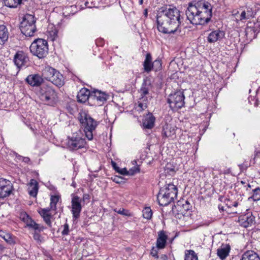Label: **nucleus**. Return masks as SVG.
Listing matches in <instances>:
<instances>
[{
  "mask_svg": "<svg viewBox=\"0 0 260 260\" xmlns=\"http://www.w3.org/2000/svg\"><path fill=\"white\" fill-rule=\"evenodd\" d=\"M59 201V198L57 196H51L50 199V207L48 208L51 210L55 211L56 210V204Z\"/></svg>",
  "mask_w": 260,
  "mask_h": 260,
  "instance_id": "nucleus-36",
  "label": "nucleus"
},
{
  "mask_svg": "<svg viewBox=\"0 0 260 260\" xmlns=\"http://www.w3.org/2000/svg\"><path fill=\"white\" fill-rule=\"evenodd\" d=\"M57 70L50 66H46L42 71V76L47 80L50 81Z\"/></svg>",
  "mask_w": 260,
  "mask_h": 260,
  "instance_id": "nucleus-25",
  "label": "nucleus"
},
{
  "mask_svg": "<svg viewBox=\"0 0 260 260\" xmlns=\"http://www.w3.org/2000/svg\"><path fill=\"white\" fill-rule=\"evenodd\" d=\"M122 178L118 176H115L113 180L117 183H120L121 182Z\"/></svg>",
  "mask_w": 260,
  "mask_h": 260,
  "instance_id": "nucleus-52",
  "label": "nucleus"
},
{
  "mask_svg": "<svg viewBox=\"0 0 260 260\" xmlns=\"http://www.w3.org/2000/svg\"><path fill=\"white\" fill-rule=\"evenodd\" d=\"M28 228L29 229L34 230L35 231H38L39 232L43 231L44 229V227L43 225L37 223L35 221L30 225Z\"/></svg>",
  "mask_w": 260,
  "mask_h": 260,
  "instance_id": "nucleus-40",
  "label": "nucleus"
},
{
  "mask_svg": "<svg viewBox=\"0 0 260 260\" xmlns=\"http://www.w3.org/2000/svg\"><path fill=\"white\" fill-rule=\"evenodd\" d=\"M241 260H260V258L256 253L248 251L242 255Z\"/></svg>",
  "mask_w": 260,
  "mask_h": 260,
  "instance_id": "nucleus-30",
  "label": "nucleus"
},
{
  "mask_svg": "<svg viewBox=\"0 0 260 260\" xmlns=\"http://www.w3.org/2000/svg\"><path fill=\"white\" fill-rule=\"evenodd\" d=\"M180 11L176 7H166L157 15V29L164 34L176 32L181 22Z\"/></svg>",
  "mask_w": 260,
  "mask_h": 260,
  "instance_id": "nucleus-1",
  "label": "nucleus"
},
{
  "mask_svg": "<svg viewBox=\"0 0 260 260\" xmlns=\"http://www.w3.org/2000/svg\"><path fill=\"white\" fill-rule=\"evenodd\" d=\"M88 4V2L85 3V6L87 7V4Z\"/></svg>",
  "mask_w": 260,
  "mask_h": 260,
  "instance_id": "nucleus-61",
  "label": "nucleus"
},
{
  "mask_svg": "<svg viewBox=\"0 0 260 260\" xmlns=\"http://www.w3.org/2000/svg\"><path fill=\"white\" fill-rule=\"evenodd\" d=\"M155 118L151 113L148 114L144 120L143 125L145 128L151 129L154 126Z\"/></svg>",
  "mask_w": 260,
  "mask_h": 260,
  "instance_id": "nucleus-27",
  "label": "nucleus"
},
{
  "mask_svg": "<svg viewBox=\"0 0 260 260\" xmlns=\"http://www.w3.org/2000/svg\"><path fill=\"white\" fill-rule=\"evenodd\" d=\"M174 207L177 211L182 214H185L190 209L191 206L187 201L183 199L178 201Z\"/></svg>",
  "mask_w": 260,
  "mask_h": 260,
  "instance_id": "nucleus-20",
  "label": "nucleus"
},
{
  "mask_svg": "<svg viewBox=\"0 0 260 260\" xmlns=\"http://www.w3.org/2000/svg\"><path fill=\"white\" fill-rule=\"evenodd\" d=\"M185 96L183 91L179 90L170 94L167 101L170 107L173 110L181 108L185 104Z\"/></svg>",
  "mask_w": 260,
  "mask_h": 260,
  "instance_id": "nucleus-10",
  "label": "nucleus"
},
{
  "mask_svg": "<svg viewBox=\"0 0 260 260\" xmlns=\"http://www.w3.org/2000/svg\"><path fill=\"white\" fill-rule=\"evenodd\" d=\"M253 194L249 198V200L252 199L254 201L260 200V188L257 187L253 190Z\"/></svg>",
  "mask_w": 260,
  "mask_h": 260,
  "instance_id": "nucleus-37",
  "label": "nucleus"
},
{
  "mask_svg": "<svg viewBox=\"0 0 260 260\" xmlns=\"http://www.w3.org/2000/svg\"><path fill=\"white\" fill-rule=\"evenodd\" d=\"M178 189L173 184H168L160 189L157 195V201L160 206H165L171 203L177 197Z\"/></svg>",
  "mask_w": 260,
  "mask_h": 260,
  "instance_id": "nucleus-2",
  "label": "nucleus"
},
{
  "mask_svg": "<svg viewBox=\"0 0 260 260\" xmlns=\"http://www.w3.org/2000/svg\"><path fill=\"white\" fill-rule=\"evenodd\" d=\"M28 228L29 229L34 230L35 231H38L39 232L43 231L44 229V227L43 225L37 223L35 221L30 225Z\"/></svg>",
  "mask_w": 260,
  "mask_h": 260,
  "instance_id": "nucleus-39",
  "label": "nucleus"
},
{
  "mask_svg": "<svg viewBox=\"0 0 260 260\" xmlns=\"http://www.w3.org/2000/svg\"><path fill=\"white\" fill-rule=\"evenodd\" d=\"M140 171V168L138 166H134L132 168L130 169L128 171L129 175H133L136 173Z\"/></svg>",
  "mask_w": 260,
  "mask_h": 260,
  "instance_id": "nucleus-43",
  "label": "nucleus"
},
{
  "mask_svg": "<svg viewBox=\"0 0 260 260\" xmlns=\"http://www.w3.org/2000/svg\"><path fill=\"white\" fill-rule=\"evenodd\" d=\"M91 91L85 88H82L78 93L77 98L78 101L81 103H85L88 101L89 104Z\"/></svg>",
  "mask_w": 260,
  "mask_h": 260,
  "instance_id": "nucleus-21",
  "label": "nucleus"
},
{
  "mask_svg": "<svg viewBox=\"0 0 260 260\" xmlns=\"http://www.w3.org/2000/svg\"><path fill=\"white\" fill-rule=\"evenodd\" d=\"M256 9L253 4L246 5L240 8L239 11L234 10L232 12L233 16H235L236 21L245 22L254 18L256 13Z\"/></svg>",
  "mask_w": 260,
  "mask_h": 260,
  "instance_id": "nucleus-4",
  "label": "nucleus"
},
{
  "mask_svg": "<svg viewBox=\"0 0 260 260\" xmlns=\"http://www.w3.org/2000/svg\"><path fill=\"white\" fill-rule=\"evenodd\" d=\"M79 119L82 128H84L86 137L89 140H92L93 132L98 124V122L84 112L80 113Z\"/></svg>",
  "mask_w": 260,
  "mask_h": 260,
  "instance_id": "nucleus-3",
  "label": "nucleus"
},
{
  "mask_svg": "<svg viewBox=\"0 0 260 260\" xmlns=\"http://www.w3.org/2000/svg\"><path fill=\"white\" fill-rule=\"evenodd\" d=\"M185 260H198V256L192 250H186L185 251Z\"/></svg>",
  "mask_w": 260,
  "mask_h": 260,
  "instance_id": "nucleus-34",
  "label": "nucleus"
},
{
  "mask_svg": "<svg viewBox=\"0 0 260 260\" xmlns=\"http://www.w3.org/2000/svg\"><path fill=\"white\" fill-rule=\"evenodd\" d=\"M239 205V202L238 201H235L229 205V207L231 208L232 207H237Z\"/></svg>",
  "mask_w": 260,
  "mask_h": 260,
  "instance_id": "nucleus-54",
  "label": "nucleus"
},
{
  "mask_svg": "<svg viewBox=\"0 0 260 260\" xmlns=\"http://www.w3.org/2000/svg\"><path fill=\"white\" fill-rule=\"evenodd\" d=\"M38 183L35 179H31L29 183L28 193L30 196L36 197L38 191Z\"/></svg>",
  "mask_w": 260,
  "mask_h": 260,
  "instance_id": "nucleus-28",
  "label": "nucleus"
},
{
  "mask_svg": "<svg viewBox=\"0 0 260 260\" xmlns=\"http://www.w3.org/2000/svg\"><path fill=\"white\" fill-rule=\"evenodd\" d=\"M14 62L17 68L21 69L28 66L29 58L23 51H18L14 57Z\"/></svg>",
  "mask_w": 260,
  "mask_h": 260,
  "instance_id": "nucleus-14",
  "label": "nucleus"
},
{
  "mask_svg": "<svg viewBox=\"0 0 260 260\" xmlns=\"http://www.w3.org/2000/svg\"><path fill=\"white\" fill-rule=\"evenodd\" d=\"M29 217L30 216L25 212H22L20 214V218L24 222H25Z\"/></svg>",
  "mask_w": 260,
  "mask_h": 260,
  "instance_id": "nucleus-44",
  "label": "nucleus"
},
{
  "mask_svg": "<svg viewBox=\"0 0 260 260\" xmlns=\"http://www.w3.org/2000/svg\"><path fill=\"white\" fill-rule=\"evenodd\" d=\"M151 82L148 79H144L141 87L139 91L140 94L139 101L138 102V108L140 110H144L147 107L149 91L151 88Z\"/></svg>",
  "mask_w": 260,
  "mask_h": 260,
  "instance_id": "nucleus-8",
  "label": "nucleus"
},
{
  "mask_svg": "<svg viewBox=\"0 0 260 260\" xmlns=\"http://www.w3.org/2000/svg\"><path fill=\"white\" fill-rule=\"evenodd\" d=\"M112 165L114 168V169L117 172H118L119 171V170H120V168L118 167L116 162H114V161H112Z\"/></svg>",
  "mask_w": 260,
  "mask_h": 260,
  "instance_id": "nucleus-51",
  "label": "nucleus"
},
{
  "mask_svg": "<svg viewBox=\"0 0 260 260\" xmlns=\"http://www.w3.org/2000/svg\"><path fill=\"white\" fill-rule=\"evenodd\" d=\"M6 233H4V232H0V236L3 238V236Z\"/></svg>",
  "mask_w": 260,
  "mask_h": 260,
  "instance_id": "nucleus-58",
  "label": "nucleus"
},
{
  "mask_svg": "<svg viewBox=\"0 0 260 260\" xmlns=\"http://www.w3.org/2000/svg\"><path fill=\"white\" fill-rule=\"evenodd\" d=\"M81 201L82 200L77 196H74L72 198L71 212L74 219H78L80 217L82 210Z\"/></svg>",
  "mask_w": 260,
  "mask_h": 260,
  "instance_id": "nucleus-15",
  "label": "nucleus"
},
{
  "mask_svg": "<svg viewBox=\"0 0 260 260\" xmlns=\"http://www.w3.org/2000/svg\"><path fill=\"white\" fill-rule=\"evenodd\" d=\"M161 68V62L159 59H156L152 62V70H153L155 71L160 70Z\"/></svg>",
  "mask_w": 260,
  "mask_h": 260,
  "instance_id": "nucleus-41",
  "label": "nucleus"
},
{
  "mask_svg": "<svg viewBox=\"0 0 260 260\" xmlns=\"http://www.w3.org/2000/svg\"><path fill=\"white\" fill-rule=\"evenodd\" d=\"M108 94L99 90L94 89L91 92L89 104L91 106H101L107 100Z\"/></svg>",
  "mask_w": 260,
  "mask_h": 260,
  "instance_id": "nucleus-12",
  "label": "nucleus"
},
{
  "mask_svg": "<svg viewBox=\"0 0 260 260\" xmlns=\"http://www.w3.org/2000/svg\"><path fill=\"white\" fill-rule=\"evenodd\" d=\"M25 81L31 86L38 87L43 83V79L39 74H34L28 75L26 78Z\"/></svg>",
  "mask_w": 260,
  "mask_h": 260,
  "instance_id": "nucleus-19",
  "label": "nucleus"
},
{
  "mask_svg": "<svg viewBox=\"0 0 260 260\" xmlns=\"http://www.w3.org/2000/svg\"><path fill=\"white\" fill-rule=\"evenodd\" d=\"M175 134V129L172 127L167 125L164 127L162 132L163 138H169L173 137Z\"/></svg>",
  "mask_w": 260,
  "mask_h": 260,
  "instance_id": "nucleus-32",
  "label": "nucleus"
},
{
  "mask_svg": "<svg viewBox=\"0 0 260 260\" xmlns=\"http://www.w3.org/2000/svg\"><path fill=\"white\" fill-rule=\"evenodd\" d=\"M6 6L10 8H16L21 3L22 0H3Z\"/></svg>",
  "mask_w": 260,
  "mask_h": 260,
  "instance_id": "nucleus-35",
  "label": "nucleus"
},
{
  "mask_svg": "<svg viewBox=\"0 0 260 260\" xmlns=\"http://www.w3.org/2000/svg\"><path fill=\"white\" fill-rule=\"evenodd\" d=\"M57 34L58 31L57 29L54 26H52L49 28L47 31L48 39L51 41H54L57 38Z\"/></svg>",
  "mask_w": 260,
  "mask_h": 260,
  "instance_id": "nucleus-33",
  "label": "nucleus"
},
{
  "mask_svg": "<svg viewBox=\"0 0 260 260\" xmlns=\"http://www.w3.org/2000/svg\"><path fill=\"white\" fill-rule=\"evenodd\" d=\"M259 153H260V152H258V151H255L254 158H255L256 156H258V154H259Z\"/></svg>",
  "mask_w": 260,
  "mask_h": 260,
  "instance_id": "nucleus-57",
  "label": "nucleus"
},
{
  "mask_svg": "<svg viewBox=\"0 0 260 260\" xmlns=\"http://www.w3.org/2000/svg\"><path fill=\"white\" fill-rule=\"evenodd\" d=\"M118 173L121 175H129L128 171H127L125 168L120 169Z\"/></svg>",
  "mask_w": 260,
  "mask_h": 260,
  "instance_id": "nucleus-48",
  "label": "nucleus"
},
{
  "mask_svg": "<svg viewBox=\"0 0 260 260\" xmlns=\"http://www.w3.org/2000/svg\"><path fill=\"white\" fill-rule=\"evenodd\" d=\"M90 199V196L88 194H84L82 198L83 201L89 200Z\"/></svg>",
  "mask_w": 260,
  "mask_h": 260,
  "instance_id": "nucleus-53",
  "label": "nucleus"
},
{
  "mask_svg": "<svg viewBox=\"0 0 260 260\" xmlns=\"http://www.w3.org/2000/svg\"><path fill=\"white\" fill-rule=\"evenodd\" d=\"M150 253L153 257L156 258L158 257L157 255V251L154 247L152 249Z\"/></svg>",
  "mask_w": 260,
  "mask_h": 260,
  "instance_id": "nucleus-49",
  "label": "nucleus"
},
{
  "mask_svg": "<svg viewBox=\"0 0 260 260\" xmlns=\"http://www.w3.org/2000/svg\"><path fill=\"white\" fill-rule=\"evenodd\" d=\"M230 250L231 247L229 244H222L217 249V255L220 259H224L229 255Z\"/></svg>",
  "mask_w": 260,
  "mask_h": 260,
  "instance_id": "nucleus-24",
  "label": "nucleus"
},
{
  "mask_svg": "<svg viewBox=\"0 0 260 260\" xmlns=\"http://www.w3.org/2000/svg\"><path fill=\"white\" fill-rule=\"evenodd\" d=\"M152 215V211L150 207H146L143 210V216L144 218L149 219L151 218Z\"/></svg>",
  "mask_w": 260,
  "mask_h": 260,
  "instance_id": "nucleus-38",
  "label": "nucleus"
},
{
  "mask_svg": "<svg viewBox=\"0 0 260 260\" xmlns=\"http://www.w3.org/2000/svg\"><path fill=\"white\" fill-rule=\"evenodd\" d=\"M225 36L224 31L217 29L211 31L208 36L207 41L210 43H214L222 40Z\"/></svg>",
  "mask_w": 260,
  "mask_h": 260,
  "instance_id": "nucleus-18",
  "label": "nucleus"
},
{
  "mask_svg": "<svg viewBox=\"0 0 260 260\" xmlns=\"http://www.w3.org/2000/svg\"><path fill=\"white\" fill-rule=\"evenodd\" d=\"M167 257L166 255H162L160 260H166Z\"/></svg>",
  "mask_w": 260,
  "mask_h": 260,
  "instance_id": "nucleus-56",
  "label": "nucleus"
},
{
  "mask_svg": "<svg viewBox=\"0 0 260 260\" xmlns=\"http://www.w3.org/2000/svg\"><path fill=\"white\" fill-rule=\"evenodd\" d=\"M85 140L80 137H68L66 142L67 148L71 151L77 150L85 147Z\"/></svg>",
  "mask_w": 260,
  "mask_h": 260,
  "instance_id": "nucleus-13",
  "label": "nucleus"
},
{
  "mask_svg": "<svg viewBox=\"0 0 260 260\" xmlns=\"http://www.w3.org/2000/svg\"><path fill=\"white\" fill-rule=\"evenodd\" d=\"M145 15V16H147V10H145V13H144Z\"/></svg>",
  "mask_w": 260,
  "mask_h": 260,
  "instance_id": "nucleus-60",
  "label": "nucleus"
},
{
  "mask_svg": "<svg viewBox=\"0 0 260 260\" xmlns=\"http://www.w3.org/2000/svg\"><path fill=\"white\" fill-rule=\"evenodd\" d=\"M38 94L41 100L46 104L53 106L58 100L57 93L51 87L43 85L40 88Z\"/></svg>",
  "mask_w": 260,
  "mask_h": 260,
  "instance_id": "nucleus-5",
  "label": "nucleus"
},
{
  "mask_svg": "<svg viewBox=\"0 0 260 260\" xmlns=\"http://www.w3.org/2000/svg\"><path fill=\"white\" fill-rule=\"evenodd\" d=\"M34 220L30 217L28 220H26L25 223L27 227H29L30 225L34 222Z\"/></svg>",
  "mask_w": 260,
  "mask_h": 260,
  "instance_id": "nucleus-50",
  "label": "nucleus"
},
{
  "mask_svg": "<svg viewBox=\"0 0 260 260\" xmlns=\"http://www.w3.org/2000/svg\"><path fill=\"white\" fill-rule=\"evenodd\" d=\"M3 238L7 242L11 243L13 242V239L12 238V236L10 234H5L4 236H3Z\"/></svg>",
  "mask_w": 260,
  "mask_h": 260,
  "instance_id": "nucleus-45",
  "label": "nucleus"
},
{
  "mask_svg": "<svg viewBox=\"0 0 260 260\" xmlns=\"http://www.w3.org/2000/svg\"><path fill=\"white\" fill-rule=\"evenodd\" d=\"M168 236L164 231L158 233V237L156 240V247L158 249H163L165 247Z\"/></svg>",
  "mask_w": 260,
  "mask_h": 260,
  "instance_id": "nucleus-23",
  "label": "nucleus"
},
{
  "mask_svg": "<svg viewBox=\"0 0 260 260\" xmlns=\"http://www.w3.org/2000/svg\"><path fill=\"white\" fill-rule=\"evenodd\" d=\"M29 49L34 55L37 56L39 58H43L48 54L47 42L42 39H37L31 43Z\"/></svg>",
  "mask_w": 260,
  "mask_h": 260,
  "instance_id": "nucleus-7",
  "label": "nucleus"
},
{
  "mask_svg": "<svg viewBox=\"0 0 260 260\" xmlns=\"http://www.w3.org/2000/svg\"><path fill=\"white\" fill-rule=\"evenodd\" d=\"M69 233V225L68 223L63 225V230L61 232L62 235H68Z\"/></svg>",
  "mask_w": 260,
  "mask_h": 260,
  "instance_id": "nucleus-46",
  "label": "nucleus"
},
{
  "mask_svg": "<svg viewBox=\"0 0 260 260\" xmlns=\"http://www.w3.org/2000/svg\"><path fill=\"white\" fill-rule=\"evenodd\" d=\"M36 20L34 16L26 14L20 23V29L26 37H32L36 31Z\"/></svg>",
  "mask_w": 260,
  "mask_h": 260,
  "instance_id": "nucleus-6",
  "label": "nucleus"
},
{
  "mask_svg": "<svg viewBox=\"0 0 260 260\" xmlns=\"http://www.w3.org/2000/svg\"><path fill=\"white\" fill-rule=\"evenodd\" d=\"M50 209L42 208L38 211L39 214L43 218L44 221L49 226L51 227L52 222L51 220L52 215L50 213Z\"/></svg>",
  "mask_w": 260,
  "mask_h": 260,
  "instance_id": "nucleus-22",
  "label": "nucleus"
},
{
  "mask_svg": "<svg viewBox=\"0 0 260 260\" xmlns=\"http://www.w3.org/2000/svg\"><path fill=\"white\" fill-rule=\"evenodd\" d=\"M152 57L150 53H147L143 63L144 69L145 72L149 73L152 70Z\"/></svg>",
  "mask_w": 260,
  "mask_h": 260,
  "instance_id": "nucleus-31",
  "label": "nucleus"
},
{
  "mask_svg": "<svg viewBox=\"0 0 260 260\" xmlns=\"http://www.w3.org/2000/svg\"><path fill=\"white\" fill-rule=\"evenodd\" d=\"M238 222L243 228L251 226L255 223V217L251 213L242 215L239 217Z\"/></svg>",
  "mask_w": 260,
  "mask_h": 260,
  "instance_id": "nucleus-17",
  "label": "nucleus"
},
{
  "mask_svg": "<svg viewBox=\"0 0 260 260\" xmlns=\"http://www.w3.org/2000/svg\"><path fill=\"white\" fill-rule=\"evenodd\" d=\"M139 3L140 4V5H142L143 3V0H139Z\"/></svg>",
  "mask_w": 260,
  "mask_h": 260,
  "instance_id": "nucleus-59",
  "label": "nucleus"
},
{
  "mask_svg": "<svg viewBox=\"0 0 260 260\" xmlns=\"http://www.w3.org/2000/svg\"><path fill=\"white\" fill-rule=\"evenodd\" d=\"M115 211L119 214L124 215H127V211L125 210L123 208H120V209H118V210H115Z\"/></svg>",
  "mask_w": 260,
  "mask_h": 260,
  "instance_id": "nucleus-47",
  "label": "nucleus"
},
{
  "mask_svg": "<svg viewBox=\"0 0 260 260\" xmlns=\"http://www.w3.org/2000/svg\"><path fill=\"white\" fill-rule=\"evenodd\" d=\"M13 186L11 182L7 179H0V198L8 197L11 193Z\"/></svg>",
  "mask_w": 260,
  "mask_h": 260,
  "instance_id": "nucleus-16",
  "label": "nucleus"
},
{
  "mask_svg": "<svg viewBox=\"0 0 260 260\" xmlns=\"http://www.w3.org/2000/svg\"><path fill=\"white\" fill-rule=\"evenodd\" d=\"M202 17L204 25L207 24L212 16V6L208 2H198L195 4Z\"/></svg>",
  "mask_w": 260,
  "mask_h": 260,
  "instance_id": "nucleus-9",
  "label": "nucleus"
},
{
  "mask_svg": "<svg viewBox=\"0 0 260 260\" xmlns=\"http://www.w3.org/2000/svg\"><path fill=\"white\" fill-rule=\"evenodd\" d=\"M8 37L9 32L7 27L3 24H0V44H4L7 41Z\"/></svg>",
  "mask_w": 260,
  "mask_h": 260,
  "instance_id": "nucleus-29",
  "label": "nucleus"
},
{
  "mask_svg": "<svg viewBox=\"0 0 260 260\" xmlns=\"http://www.w3.org/2000/svg\"><path fill=\"white\" fill-rule=\"evenodd\" d=\"M38 231H35L34 234V239L37 242H41L42 241V237L41 236Z\"/></svg>",
  "mask_w": 260,
  "mask_h": 260,
  "instance_id": "nucleus-42",
  "label": "nucleus"
},
{
  "mask_svg": "<svg viewBox=\"0 0 260 260\" xmlns=\"http://www.w3.org/2000/svg\"><path fill=\"white\" fill-rule=\"evenodd\" d=\"M50 82L56 86H61L64 84L63 77L58 71L51 79Z\"/></svg>",
  "mask_w": 260,
  "mask_h": 260,
  "instance_id": "nucleus-26",
  "label": "nucleus"
},
{
  "mask_svg": "<svg viewBox=\"0 0 260 260\" xmlns=\"http://www.w3.org/2000/svg\"><path fill=\"white\" fill-rule=\"evenodd\" d=\"M23 161L25 162L28 163V162L30 161V159H29V158H28L27 157H25L23 158Z\"/></svg>",
  "mask_w": 260,
  "mask_h": 260,
  "instance_id": "nucleus-55",
  "label": "nucleus"
},
{
  "mask_svg": "<svg viewBox=\"0 0 260 260\" xmlns=\"http://www.w3.org/2000/svg\"><path fill=\"white\" fill-rule=\"evenodd\" d=\"M185 14L187 19L191 23L194 25H204L199 10L195 4L189 3L186 10Z\"/></svg>",
  "mask_w": 260,
  "mask_h": 260,
  "instance_id": "nucleus-11",
  "label": "nucleus"
}]
</instances>
